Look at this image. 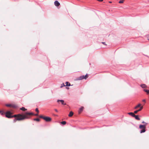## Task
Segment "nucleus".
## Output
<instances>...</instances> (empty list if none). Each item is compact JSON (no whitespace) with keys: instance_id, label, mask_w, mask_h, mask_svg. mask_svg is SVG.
<instances>
[{"instance_id":"15","label":"nucleus","mask_w":149,"mask_h":149,"mask_svg":"<svg viewBox=\"0 0 149 149\" xmlns=\"http://www.w3.org/2000/svg\"><path fill=\"white\" fill-rule=\"evenodd\" d=\"M6 106L8 107H14V106L11 104H6Z\"/></svg>"},{"instance_id":"1","label":"nucleus","mask_w":149,"mask_h":149,"mask_svg":"<svg viewBox=\"0 0 149 149\" xmlns=\"http://www.w3.org/2000/svg\"><path fill=\"white\" fill-rule=\"evenodd\" d=\"M33 114L31 113L26 112L24 114L22 115L21 114H19L17 115H15L13 116H12L13 117H16L14 120V122H16V120H24L25 119H27L29 118L30 115Z\"/></svg>"},{"instance_id":"18","label":"nucleus","mask_w":149,"mask_h":149,"mask_svg":"<svg viewBox=\"0 0 149 149\" xmlns=\"http://www.w3.org/2000/svg\"><path fill=\"white\" fill-rule=\"evenodd\" d=\"M61 123L63 125H65L66 124V122L65 121H63L62 122H61Z\"/></svg>"},{"instance_id":"8","label":"nucleus","mask_w":149,"mask_h":149,"mask_svg":"<svg viewBox=\"0 0 149 149\" xmlns=\"http://www.w3.org/2000/svg\"><path fill=\"white\" fill-rule=\"evenodd\" d=\"M54 4L55 5L57 6H59L60 5V3L58 2L57 1H55L54 2Z\"/></svg>"},{"instance_id":"31","label":"nucleus","mask_w":149,"mask_h":149,"mask_svg":"<svg viewBox=\"0 0 149 149\" xmlns=\"http://www.w3.org/2000/svg\"><path fill=\"white\" fill-rule=\"evenodd\" d=\"M1 112H2V111H0V113H1Z\"/></svg>"},{"instance_id":"13","label":"nucleus","mask_w":149,"mask_h":149,"mask_svg":"<svg viewBox=\"0 0 149 149\" xmlns=\"http://www.w3.org/2000/svg\"><path fill=\"white\" fill-rule=\"evenodd\" d=\"M128 114H129L132 117H134V116L135 115V114L132 112H129L128 113Z\"/></svg>"},{"instance_id":"4","label":"nucleus","mask_w":149,"mask_h":149,"mask_svg":"<svg viewBox=\"0 0 149 149\" xmlns=\"http://www.w3.org/2000/svg\"><path fill=\"white\" fill-rule=\"evenodd\" d=\"M139 107H140L139 109L138 110H137L138 111V112L141 111L143 109V106H142L141 104L139 103L135 107L134 109H137Z\"/></svg>"},{"instance_id":"20","label":"nucleus","mask_w":149,"mask_h":149,"mask_svg":"<svg viewBox=\"0 0 149 149\" xmlns=\"http://www.w3.org/2000/svg\"><path fill=\"white\" fill-rule=\"evenodd\" d=\"M138 112V111L137 110H136L134 111V114H136Z\"/></svg>"},{"instance_id":"28","label":"nucleus","mask_w":149,"mask_h":149,"mask_svg":"<svg viewBox=\"0 0 149 149\" xmlns=\"http://www.w3.org/2000/svg\"><path fill=\"white\" fill-rule=\"evenodd\" d=\"M142 101L144 102H146V100L145 99L143 100Z\"/></svg>"},{"instance_id":"11","label":"nucleus","mask_w":149,"mask_h":149,"mask_svg":"<svg viewBox=\"0 0 149 149\" xmlns=\"http://www.w3.org/2000/svg\"><path fill=\"white\" fill-rule=\"evenodd\" d=\"M66 85H64L63 84V85L64 86H70V84L68 82H66Z\"/></svg>"},{"instance_id":"17","label":"nucleus","mask_w":149,"mask_h":149,"mask_svg":"<svg viewBox=\"0 0 149 149\" xmlns=\"http://www.w3.org/2000/svg\"><path fill=\"white\" fill-rule=\"evenodd\" d=\"M20 109L23 111H25L27 110V109L24 107H22V108H20Z\"/></svg>"},{"instance_id":"3","label":"nucleus","mask_w":149,"mask_h":149,"mask_svg":"<svg viewBox=\"0 0 149 149\" xmlns=\"http://www.w3.org/2000/svg\"><path fill=\"white\" fill-rule=\"evenodd\" d=\"M146 124L144 125H139V128L140 129H142V130L140 131L141 133L144 132L146 131L145 129L146 128Z\"/></svg>"},{"instance_id":"6","label":"nucleus","mask_w":149,"mask_h":149,"mask_svg":"<svg viewBox=\"0 0 149 149\" xmlns=\"http://www.w3.org/2000/svg\"><path fill=\"white\" fill-rule=\"evenodd\" d=\"M12 113L9 111H7L6 113V117L9 118H13L12 116L11 115Z\"/></svg>"},{"instance_id":"14","label":"nucleus","mask_w":149,"mask_h":149,"mask_svg":"<svg viewBox=\"0 0 149 149\" xmlns=\"http://www.w3.org/2000/svg\"><path fill=\"white\" fill-rule=\"evenodd\" d=\"M73 114V113L72 111H70L68 115L69 117H71L72 116Z\"/></svg>"},{"instance_id":"7","label":"nucleus","mask_w":149,"mask_h":149,"mask_svg":"<svg viewBox=\"0 0 149 149\" xmlns=\"http://www.w3.org/2000/svg\"><path fill=\"white\" fill-rule=\"evenodd\" d=\"M60 102L63 105H65L66 104L64 102V101L63 100H57V102Z\"/></svg>"},{"instance_id":"25","label":"nucleus","mask_w":149,"mask_h":149,"mask_svg":"<svg viewBox=\"0 0 149 149\" xmlns=\"http://www.w3.org/2000/svg\"><path fill=\"white\" fill-rule=\"evenodd\" d=\"M63 84H62L61 85V88H62L63 87V86H64L63 85Z\"/></svg>"},{"instance_id":"26","label":"nucleus","mask_w":149,"mask_h":149,"mask_svg":"<svg viewBox=\"0 0 149 149\" xmlns=\"http://www.w3.org/2000/svg\"><path fill=\"white\" fill-rule=\"evenodd\" d=\"M103 44L104 45H107L105 44V42H102Z\"/></svg>"},{"instance_id":"2","label":"nucleus","mask_w":149,"mask_h":149,"mask_svg":"<svg viewBox=\"0 0 149 149\" xmlns=\"http://www.w3.org/2000/svg\"><path fill=\"white\" fill-rule=\"evenodd\" d=\"M39 117L43 119L46 122H50L52 120V118L50 117L43 116L42 115H40L39 116Z\"/></svg>"},{"instance_id":"27","label":"nucleus","mask_w":149,"mask_h":149,"mask_svg":"<svg viewBox=\"0 0 149 149\" xmlns=\"http://www.w3.org/2000/svg\"><path fill=\"white\" fill-rule=\"evenodd\" d=\"M55 111L57 112H58V111L57 110V109H54Z\"/></svg>"},{"instance_id":"22","label":"nucleus","mask_w":149,"mask_h":149,"mask_svg":"<svg viewBox=\"0 0 149 149\" xmlns=\"http://www.w3.org/2000/svg\"><path fill=\"white\" fill-rule=\"evenodd\" d=\"M36 111L38 113H39V111L38 110V108H36Z\"/></svg>"},{"instance_id":"32","label":"nucleus","mask_w":149,"mask_h":149,"mask_svg":"<svg viewBox=\"0 0 149 149\" xmlns=\"http://www.w3.org/2000/svg\"><path fill=\"white\" fill-rule=\"evenodd\" d=\"M109 3H111V1H110V2H109Z\"/></svg>"},{"instance_id":"30","label":"nucleus","mask_w":149,"mask_h":149,"mask_svg":"<svg viewBox=\"0 0 149 149\" xmlns=\"http://www.w3.org/2000/svg\"><path fill=\"white\" fill-rule=\"evenodd\" d=\"M148 40L149 41V37H148Z\"/></svg>"},{"instance_id":"19","label":"nucleus","mask_w":149,"mask_h":149,"mask_svg":"<svg viewBox=\"0 0 149 149\" xmlns=\"http://www.w3.org/2000/svg\"><path fill=\"white\" fill-rule=\"evenodd\" d=\"M34 120L35 121H36L38 122H39L40 121V119L39 118H34Z\"/></svg>"},{"instance_id":"16","label":"nucleus","mask_w":149,"mask_h":149,"mask_svg":"<svg viewBox=\"0 0 149 149\" xmlns=\"http://www.w3.org/2000/svg\"><path fill=\"white\" fill-rule=\"evenodd\" d=\"M143 91L145 92H146L147 93V94H148L149 93V90L144 89L143 90Z\"/></svg>"},{"instance_id":"33","label":"nucleus","mask_w":149,"mask_h":149,"mask_svg":"<svg viewBox=\"0 0 149 149\" xmlns=\"http://www.w3.org/2000/svg\"><path fill=\"white\" fill-rule=\"evenodd\" d=\"M1 114H2V115H3V113H1Z\"/></svg>"},{"instance_id":"23","label":"nucleus","mask_w":149,"mask_h":149,"mask_svg":"<svg viewBox=\"0 0 149 149\" xmlns=\"http://www.w3.org/2000/svg\"><path fill=\"white\" fill-rule=\"evenodd\" d=\"M32 113L33 114V115H34V114L33 113ZM38 113H36V114H35V115H34L36 116H38ZM30 116H31V115H30Z\"/></svg>"},{"instance_id":"29","label":"nucleus","mask_w":149,"mask_h":149,"mask_svg":"<svg viewBox=\"0 0 149 149\" xmlns=\"http://www.w3.org/2000/svg\"><path fill=\"white\" fill-rule=\"evenodd\" d=\"M97 0L99 1H103V0Z\"/></svg>"},{"instance_id":"10","label":"nucleus","mask_w":149,"mask_h":149,"mask_svg":"<svg viewBox=\"0 0 149 149\" xmlns=\"http://www.w3.org/2000/svg\"><path fill=\"white\" fill-rule=\"evenodd\" d=\"M133 117H134L137 120H140V118H139L138 115H135Z\"/></svg>"},{"instance_id":"9","label":"nucleus","mask_w":149,"mask_h":149,"mask_svg":"<svg viewBox=\"0 0 149 149\" xmlns=\"http://www.w3.org/2000/svg\"><path fill=\"white\" fill-rule=\"evenodd\" d=\"M84 109V107H81L80 108L79 110V113H80L83 111Z\"/></svg>"},{"instance_id":"5","label":"nucleus","mask_w":149,"mask_h":149,"mask_svg":"<svg viewBox=\"0 0 149 149\" xmlns=\"http://www.w3.org/2000/svg\"><path fill=\"white\" fill-rule=\"evenodd\" d=\"M88 75L86 74L85 76L83 75L80 76L78 78V80H81L83 79H86L88 77Z\"/></svg>"},{"instance_id":"12","label":"nucleus","mask_w":149,"mask_h":149,"mask_svg":"<svg viewBox=\"0 0 149 149\" xmlns=\"http://www.w3.org/2000/svg\"><path fill=\"white\" fill-rule=\"evenodd\" d=\"M143 88H146L147 87V86L146 84H142L140 85Z\"/></svg>"},{"instance_id":"21","label":"nucleus","mask_w":149,"mask_h":149,"mask_svg":"<svg viewBox=\"0 0 149 149\" xmlns=\"http://www.w3.org/2000/svg\"><path fill=\"white\" fill-rule=\"evenodd\" d=\"M123 3V1L120 0L119 2V3Z\"/></svg>"},{"instance_id":"24","label":"nucleus","mask_w":149,"mask_h":149,"mask_svg":"<svg viewBox=\"0 0 149 149\" xmlns=\"http://www.w3.org/2000/svg\"><path fill=\"white\" fill-rule=\"evenodd\" d=\"M142 123H144V124H146V125H147V123H145L144 121H143Z\"/></svg>"}]
</instances>
